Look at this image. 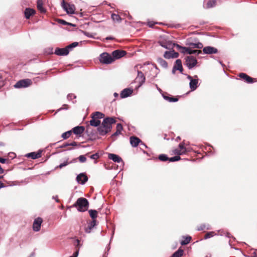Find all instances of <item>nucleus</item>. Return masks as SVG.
<instances>
[{"mask_svg": "<svg viewBox=\"0 0 257 257\" xmlns=\"http://www.w3.org/2000/svg\"><path fill=\"white\" fill-rule=\"evenodd\" d=\"M32 84V81L29 79L21 80L18 81L14 85L15 88H25L28 87Z\"/></svg>", "mask_w": 257, "mask_h": 257, "instance_id": "nucleus-5", "label": "nucleus"}, {"mask_svg": "<svg viewBox=\"0 0 257 257\" xmlns=\"http://www.w3.org/2000/svg\"><path fill=\"white\" fill-rule=\"evenodd\" d=\"M41 156V152H32L26 155V157L28 158H31L33 159H38Z\"/></svg>", "mask_w": 257, "mask_h": 257, "instance_id": "nucleus-23", "label": "nucleus"}, {"mask_svg": "<svg viewBox=\"0 0 257 257\" xmlns=\"http://www.w3.org/2000/svg\"><path fill=\"white\" fill-rule=\"evenodd\" d=\"M177 70H179L180 72L182 74L183 70V67L182 66L181 69L179 68V69H177Z\"/></svg>", "mask_w": 257, "mask_h": 257, "instance_id": "nucleus-58", "label": "nucleus"}, {"mask_svg": "<svg viewBox=\"0 0 257 257\" xmlns=\"http://www.w3.org/2000/svg\"><path fill=\"white\" fill-rule=\"evenodd\" d=\"M104 116V114L99 111H96L92 114V118H95L96 119H98L99 118H102Z\"/></svg>", "mask_w": 257, "mask_h": 257, "instance_id": "nucleus-30", "label": "nucleus"}, {"mask_svg": "<svg viewBox=\"0 0 257 257\" xmlns=\"http://www.w3.org/2000/svg\"><path fill=\"white\" fill-rule=\"evenodd\" d=\"M4 187H5V186H4V184L1 181H0V189L2 188H3Z\"/></svg>", "mask_w": 257, "mask_h": 257, "instance_id": "nucleus-59", "label": "nucleus"}, {"mask_svg": "<svg viewBox=\"0 0 257 257\" xmlns=\"http://www.w3.org/2000/svg\"><path fill=\"white\" fill-rule=\"evenodd\" d=\"M136 81L139 83V85L141 86L145 81V77L142 72L138 71V76L136 78Z\"/></svg>", "mask_w": 257, "mask_h": 257, "instance_id": "nucleus-16", "label": "nucleus"}, {"mask_svg": "<svg viewBox=\"0 0 257 257\" xmlns=\"http://www.w3.org/2000/svg\"><path fill=\"white\" fill-rule=\"evenodd\" d=\"M188 45L191 49L194 48L201 49L203 47V44L200 42H198L196 43H190L188 44Z\"/></svg>", "mask_w": 257, "mask_h": 257, "instance_id": "nucleus-27", "label": "nucleus"}, {"mask_svg": "<svg viewBox=\"0 0 257 257\" xmlns=\"http://www.w3.org/2000/svg\"><path fill=\"white\" fill-rule=\"evenodd\" d=\"M89 213L92 220H96L97 216V211L96 210L91 209L89 210Z\"/></svg>", "mask_w": 257, "mask_h": 257, "instance_id": "nucleus-35", "label": "nucleus"}, {"mask_svg": "<svg viewBox=\"0 0 257 257\" xmlns=\"http://www.w3.org/2000/svg\"><path fill=\"white\" fill-rule=\"evenodd\" d=\"M203 51L205 54H212L217 53L218 52V50L211 46H207L203 48Z\"/></svg>", "mask_w": 257, "mask_h": 257, "instance_id": "nucleus-15", "label": "nucleus"}, {"mask_svg": "<svg viewBox=\"0 0 257 257\" xmlns=\"http://www.w3.org/2000/svg\"><path fill=\"white\" fill-rule=\"evenodd\" d=\"M179 149L181 150L182 152H184V154H186L189 151L188 149L184 147V143L183 142L179 145Z\"/></svg>", "mask_w": 257, "mask_h": 257, "instance_id": "nucleus-42", "label": "nucleus"}, {"mask_svg": "<svg viewBox=\"0 0 257 257\" xmlns=\"http://www.w3.org/2000/svg\"><path fill=\"white\" fill-rule=\"evenodd\" d=\"M187 78L190 80V81H191V80L194 79H193L192 77L190 75L187 76Z\"/></svg>", "mask_w": 257, "mask_h": 257, "instance_id": "nucleus-56", "label": "nucleus"}, {"mask_svg": "<svg viewBox=\"0 0 257 257\" xmlns=\"http://www.w3.org/2000/svg\"><path fill=\"white\" fill-rule=\"evenodd\" d=\"M99 60L103 64H109L114 61V59L107 53H103L100 55Z\"/></svg>", "mask_w": 257, "mask_h": 257, "instance_id": "nucleus-3", "label": "nucleus"}, {"mask_svg": "<svg viewBox=\"0 0 257 257\" xmlns=\"http://www.w3.org/2000/svg\"><path fill=\"white\" fill-rule=\"evenodd\" d=\"M76 180L78 183L84 184L87 181L88 178L85 174L82 173L77 176Z\"/></svg>", "mask_w": 257, "mask_h": 257, "instance_id": "nucleus-14", "label": "nucleus"}, {"mask_svg": "<svg viewBox=\"0 0 257 257\" xmlns=\"http://www.w3.org/2000/svg\"><path fill=\"white\" fill-rule=\"evenodd\" d=\"M62 8L66 11L68 14H74L75 7L73 4L70 3H65L64 0H63L61 3Z\"/></svg>", "mask_w": 257, "mask_h": 257, "instance_id": "nucleus-4", "label": "nucleus"}, {"mask_svg": "<svg viewBox=\"0 0 257 257\" xmlns=\"http://www.w3.org/2000/svg\"><path fill=\"white\" fill-rule=\"evenodd\" d=\"M126 54V52L123 50H116L112 52V58L114 59H119L123 57Z\"/></svg>", "mask_w": 257, "mask_h": 257, "instance_id": "nucleus-12", "label": "nucleus"}, {"mask_svg": "<svg viewBox=\"0 0 257 257\" xmlns=\"http://www.w3.org/2000/svg\"><path fill=\"white\" fill-rule=\"evenodd\" d=\"M113 95H114V96L115 97H118V94L117 93H116V92H114V93H113Z\"/></svg>", "mask_w": 257, "mask_h": 257, "instance_id": "nucleus-61", "label": "nucleus"}, {"mask_svg": "<svg viewBox=\"0 0 257 257\" xmlns=\"http://www.w3.org/2000/svg\"><path fill=\"white\" fill-rule=\"evenodd\" d=\"M183 250L180 248L175 251L171 257H181L183 254Z\"/></svg>", "mask_w": 257, "mask_h": 257, "instance_id": "nucleus-34", "label": "nucleus"}, {"mask_svg": "<svg viewBox=\"0 0 257 257\" xmlns=\"http://www.w3.org/2000/svg\"><path fill=\"white\" fill-rule=\"evenodd\" d=\"M226 236H227L228 237H229V238L231 237V235H230V233H227Z\"/></svg>", "mask_w": 257, "mask_h": 257, "instance_id": "nucleus-64", "label": "nucleus"}, {"mask_svg": "<svg viewBox=\"0 0 257 257\" xmlns=\"http://www.w3.org/2000/svg\"><path fill=\"white\" fill-rule=\"evenodd\" d=\"M159 159L163 162H165L167 161H169V158L165 154H161L159 156Z\"/></svg>", "mask_w": 257, "mask_h": 257, "instance_id": "nucleus-40", "label": "nucleus"}, {"mask_svg": "<svg viewBox=\"0 0 257 257\" xmlns=\"http://www.w3.org/2000/svg\"><path fill=\"white\" fill-rule=\"evenodd\" d=\"M116 131L111 135V137L114 138V137L118 136L120 134L121 131L122 130V126L120 123H117L116 125Z\"/></svg>", "mask_w": 257, "mask_h": 257, "instance_id": "nucleus-26", "label": "nucleus"}, {"mask_svg": "<svg viewBox=\"0 0 257 257\" xmlns=\"http://www.w3.org/2000/svg\"><path fill=\"white\" fill-rule=\"evenodd\" d=\"M73 149L72 148H68L67 149L65 150V151H71Z\"/></svg>", "mask_w": 257, "mask_h": 257, "instance_id": "nucleus-62", "label": "nucleus"}, {"mask_svg": "<svg viewBox=\"0 0 257 257\" xmlns=\"http://www.w3.org/2000/svg\"><path fill=\"white\" fill-rule=\"evenodd\" d=\"M181 159V158L179 156H176L171 158H169V162H175L178 161Z\"/></svg>", "mask_w": 257, "mask_h": 257, "instance_id": "nucleus-45", "label": "nucleus"}, {"mask_svg": "<svg viewBox=\"0 0 257 257\" xmlns=\"http://www.w3.org/2000/svg\"><path fill=\"white\" fill-rule=\"evenodd\" d=\"M78 45V43L75 42L67 46L66 48L70 51V50H71L72 49L77 47Z\"/></svg>", "mask_w": 257, "mask_h": 257, "instance_id": "nucleus-43", "label": "nucleus"}, {"mask_svg": "<svg viewBox=\"0 0 257 257\" xmlns=\"http://www.w3.org/2000/svg\"><path fill=\"white\" fill-rule=\"evenodd\" d=\"M78 159L81 163H84L86 161V158L84 155H80L78 157Z\"/></svg>", "mask_w": 257, "mask_h": 257, "instance_id": "nucleus-49", "label": "nucleus"}, {"mask_svg": "<svg viewBox=\"0 0 257 257\" xmlns=\"http://www.w3.org/2000/svg\"><path fill=\"white\" fill-rule=\"evenodd\" d=\"M162 96L164 99L169 102H177L178 100L177 98L170 97L169 96L166 95L164 94H163Z\"/></svg>", "mask_w": 257, "mask_h": 257, "instance_id": "nucleus-31", "label": "nucleus"}, {"mask_svg": "<svg viewBox=\"0 0 257 257\" xmlns=\"http://www.w3.org/2000/svg\"><path fill=\"white\" fill-rule=\"evenodd\" d=\"M113 39V38H112V37H106V40H111V39Z\"/></svg>", "mask_w": 257, "mask_h": 257, "instance_id": "nucleus-63", "label": "nucleus"}, {"mask_svg": "<svg viewBox=\"0 0 257 257\" xmlns=\"http://www.w3.org/2000/svg\"><path fill=\"white\" fill-rule=\"evenodd\" d=\"M76 98V96L73 94H69L68 95H67V98L69 100H72L73 98Z\"/></svg>", "mask_w": 257, "mask_h": 257, "instance_id": "nucleus-51", "label": "nucleus"}, {"mask_svg": "<svg viewBox=\"0 0 257 257\" xmlns=\"http://www.w3.org/2000/svg\"><path fill=\"white\" fill-rule=\"evenodd\" d=\"M204 229H206L207 230H209L210 229L209 225H206L205 224H201L199 227H198L197 230L200 231L203 230Z\"/></svg>", "mask_w": 257, "mask_h": 257, "instance_id": "nucleus-41", "label": "nucleus"}, {"mask_svg": "<svg viewBox=\"0 0 257 257\" xmlns=\"http://www.w3.org/2000/svg\"><path fill=\"white\" fill-rule=\"evenodd\" d=\"M90 158L93 160H96L99 158V155L98 153L94 154L89 156Z\"/></svg>", "mask_w": 257, "mask_h": 257, "instance_id": "nucleus-50", "label": "nucleus"}, {"mask_svg": "<svg viewBox=\"0 0 257 257\" xmlns=\"http://www.w3.org/2000/svg\"><path fill=\"white\" fill-rule=\"evenodd\" d=\"M158 63L164 68H167L168 67L167 62L163 59L162 58H158L157 60Z\"/></svg>", "mask_w": 257, "mask_h": 257, "instance_id": "nucleus-36", "label": "nucleus"}, {"mask_svg": "<svg viewBox=\"0 0 257 257\" xmlns=\"http://www.w3.org/2000/svg\"><path fill=\"white\" fill-rule=\"evenodd\" d=\"M42 222V219L39 217L34 220L33 224V229L34 231L37 232L40 230Z\"/></svg>", "mask_w": 257, "mask_h": 257, "instance_id": "nucleus-7", "label": "nucleus"}, {"mask_svg": "<svg viewBox=\"0 0 257 257\" xmlns=\"http://www.w3.org/2000/svg\"><path fill=\"white\" fill-rule=\"evenodd\" d=\"M182 66L181 60L180 59L176 60L172 71V73L175 74L177 69H181Z\"/></svg>", "mask_w": 257, "mask_h": 257, "instance_id": "nucleus-22", "label": "nucleus"}, {"mask_svg": "<svg viewBox=\"0 0 257 257\" xmlns=\"http://www.w3.org/2000/svg\"><path fill=\"white\" fill-rule=\"evenodd\" d=\"M9 155H10V157H12V158H14L16 157V154L14 153H11L9 154Z\"/></svg>", "mask_w": 257, "mask_h": 257, "instance_id": "nucleus-54", "label": "nucleus"}, {"mask_svg": "<svg viewBox=\"0 0 257 257\" xmlns=\"http://www.w3.org/2000/svg\"><path fill=\"white\" fill-rule=\"evenodd\" d=\"M174 152L175 154L177 155V156L181 155L184 154V152H182L181 150L178 149H176L174 151Z\"/></svg>", "mask_w": 257, "mask_h": 257, "instance_id": "nucleus-48", "label": "nucleus"}, {"mask_svg": "<svg viewBox=\"0 0 257 257\" xmlns=\"http://www.w3.org/2000/svg\"><path fill=\"white\" fill-rule=\"evenodd\" d=\"M141 142V140L137 137L133 136L130 137V143L133 147H137L139 143Z\"/></svg>", "mask_w": 257, "mask_h": 257, "instance_id": "nucleus-19", "label": "nucleus"}, {"mask_svg": "<svg viewBox=\"0 0 257 257\" xmlns=\"http://www.w3.org/2000/svg\"><path fill=\"white\" fill-rule=\"evenodd\" d=\"M181 53L183 54H197L199 55L202 53L201 50H192L189 48L183 47Z\"/></svg>", "mask_w": 257, "mask_h": 257, "instance_id": "nucleus-8", "label": "nucleus"}, {"mask_svg": "<svg viewBox=\"0 0 257 257\" xmlns=\"http://www.w3.org/2000/svg\"><path fill=\"white\" fill-rule=\"evenodd\" d=\"M216 2L215 0H210L207 2L205 8L210 9L215 6Z\"/></svg>", "mask_w": 257, "mask_h": 257, "instance_id": "nucleus-32", "label": "nucleus"}, {"mask_svg": "<svg viewBox=\"0 0 257 257\" xmlns=\"http://www.w3.org/2000/svg\"><path fill=\"white\" fill-rule=\"evenodd\" d=\"M36 13V11L31 8H26L25 10V17L27 19H30V17L34 15Z\"/></svg>", "mask_w": 257, "mask_h": 257, "instance_id": "nucleus-20", "label": "nucleus"}, {"mask_svg": "<svg viewBox=\"0 0 257 257\" xmlns=\"http://www.w3.org/2000/svg\"><path fill=\"white\" fill-rule=\"evenodd\" d=\"M90 124L93 126H99L100 124V121L99 119L92 118L90 121Z\"/></svg>", "mask_w": 257, "mask_h": 257, "instance_id": "nucleus-33", "label": "nucleus"}, {"mask_svg": "<svg viewBox=\"0 0 257 257\" xmlns=\"http://www.w3.org/2000/svg\"><path fill=\"white\" fill-rule=\"evenodd\" d=\"M239 76L245 80V82H246L248 83H251L253 82V78L249 77L247 75H246L245 73H241L239 74Z\"/></svg>", "mask_w": 257, "mask_h": 257, "instance_id": "nucleus-21", "label": "nucleus"}, {"mask_svg": "<svg viewBox=\"0 0 257 257\" xmlns=\"http://www.w3.org/2000/svg\"><path fill=\"white\" fill-rule=\"evenodd\" d=\"M96 220H92L88 223V226L85 228V232L86 233H90L91 231V229L96 225Z\"/></svg>", "mask_w": 257, "mask_h": 257, "instance_id": "nucleus-25", "label": "nucleus"}, {"mask_svg": "<svg viewBox=\"0 0 257 257\" xmlns=\"http://www.w3.org/2000/svg\"><path fill=\"white\" fill-rule=\"evenodd\" d=\"M148 26L150 27H152L154 25V24H153L152 22H148Z\"/></svg>", "mask_w": 257, "mask_h": 257, "instance_id": "nucleus-55", "label": "nucleus"}, {"mask_svg": "<svg viewBox=\"0 0 257 257\" xmlns=\"http://www.w3.org/2000/svg\"><path fill=\"white\" fill-rule=\"evenodd\" d=\"M159 43L160 46H161L162 47L164 48L167 49H172V43L171 41H160L159 42Z\"/></svg>", "mask_w": 257, "mask_h": 257, "instance_id": "nucleus-24", "label": "nucleus"}, {"mask_svg": "<svg viewBox=\"0 0 257 257\" xmlns=\"http://www.w3.org/2000/svg\"><path fill=\"white\" fill-rule=\"evenodd\" d=\"M111 19L114 22H120L121 20L120 17L115 14H112L111 15Z\"/></svg>", "mask_w": 257, "mask_h": 257, "instance_id": "nucleus-38", "label": "nucleus"}, {"mask_svg": "<svg viewBox=\"0 0 257 257\" xmlns=\"http://www.w3.org/2000/svg\"><path fill=\"white\" fill-rule=\"evenodd\" d=\"M197 60L193 56H187L186 58L185 64L187 67L189 69H192L197 64Z\"/></svg>", "mask_w": 257, "mask_h": 257, "instance_id": "nucleus-6", "label": "nucleus"}, {"mask_svg": "<svg viewBox=\"0 0 257 257\" xmlns=\"http://www.w3.org/2000/svg\"><path fill=\"white\" fill-rule=\"evenodd\" d=\"M4 172V169L2 168L1 166L0 165V174L3 173Z\"/></svg>", "mask_w": 257, "mask_h": 257, "instance_id": "nucleus-57", "label": "nucleus"}, {"mask_svg": "<svg viewBox=\"0 0 257 257\" xmlns=\"http://www.w3.org/2000/svg\"><path fill=\"white\" fill-rule=\"evenodd\" d=\"M115 119L113 117L105 118L101 125L98 127L97 130L100 135L104 136L110 132L112 128V124L115 123Z\"/></svg>", "mask_w": 257, "mask_h": 257, "instance_id": "nucleus-1", "label": "nucleus"}, {"mask_svg": "<svg viewBox=\"0 0 257 257\" xmlns=\"http://www.w3.org/2000/svg\"><path fill=\"white\" fill-rule=\"evenodd\" d=\"M72 131H67L64 133H63L61 135V137L64 139V140H66L68 138H69L71 135H72Z\"/></svg>", "mask_w": 257, "mask_h": 257, "instance_id": "nucleus-37", "label": "nucleus"}, {"mask_svg": "<svg viewBox=\"0 0 257 257\" xmlns=\"http://www.w3.org/2000/svg\"><path fill=\"white\" fill-rule=\"evenodd\" d=\"M75 160H74L73 161H70V162H68V159L65 161L64 163H61L59 165V167L60 168H62L63 167H65V166H66L67 165H68V164H70V163H72L74 162H75Z\"/></svg>", "mask_w": 257, "mask_h": 257, "instance_id": "nucleus-44", "label": "nucleus"}, {"mask_svg": "<svg viewBox=\"0 0 257 257\" xmlns=\"http://www.w3.org/2000/svg\"><path fill=\"white\" fill-rule=\"evenodd\" d=\"M53 198L54 199H55V200L56 201V202H59V200H58V199L57 196H56V197L53 196Z\"/></svg>", "mask_w": 257, "mask_h": 257, "instance_id": "nucleus-60", "label": "nucleus"}, {"mask_svg": "<svg viewBox=\"0 0 257 257\" xmlns=\"http://www.w3.org/2000/svg\"><path fill=\"white\" fill-rule=\"evenodd\" d=\"M164 57L166 59L176 58L179 57V53L175 52L174 50L166 51L164 54Z\"/></svg>", "mask_w": 257, "mask_h": 257, "instance_id": "nucleus-9", "label": "nucleus"}, {"mask_svg": "<svg viewBox=\"0 0 257 257\" xmlns=\"http://www.w3.org/2000/svg\"><path fill=\"white\" fill-rule=\"evenodd\" d=\"M85 128L83 126H77L72 128V133L76 135H81L84 131Z\"/></svg>", "mask_w": 257, "mask_h": 257, "instance_id": "nucleus-18", "label": "nucleus"}, {"mask_svg": "<svg viewBox=\"0 0 257 257\" xmlns=\"http://www.w3.org/2000/svg\"><path fill=\"white\" fill-rule=\"evenodd\" d=\"M4 85V82L3 80V78L2 77L1 75L0 74V88L2 87Z\"/></svg>", "mask_w": 257, "mask_h": 257, "instance_id": "nucleus-52", "label": "nucleus"}, {"mask_svg": "<svg viewBox=\"0 0 257 257\" xmlns=\"http://www.w3.org/2000/svg\"><path fill=\"white\" fill-rule=\"evenodd\" d=\"M69 53V50L66 48H57L55 50V54L58 56H66Z\"/></svg>", "mask_w": 257, "mask_h": 257, "instance_id": "nucleus-10", "label": "nucleus"}, {"mask_svg": "<svg viewBox=\"0 0 257 257\" xmlns=\"http://www.w3.org/2000/svg\"><path fill=\"white\" fill-rule=\"evenodd\" d=\"M89 206V202L88 200L83 197L79 198L76 202L72 206L77 208V210L80 212H84L86 211Z\"/></svg>", "mask_w": 257, "mask_h": 257, "instance_id": "nucleus-2", "label": "nucleus"}, {"mask_svg": "<svg viewBox=\"0 0 257 257\" xmlns=\"http://www.w3.org/2000/svg\"><path fill=\"white\" fill-rule=\"evenodd\" d=\"M133 92V89L131 88H126L122 90L120 94L121 98H124L130 96Z\"/></svg>", "mask_w": 257, "mask_h": 257, "instance_id": "nucleus-11", "label": "nucleus"}, {"mask_svg": "<svg viewBox=\"0 0 257 257\" xmlns=\"http://www.w3.org/2000/svg\"><path fill=\"white\" fill-rule=\"evenodd\" d=\"M77 146V142L73 141L71 143H64L62 145L59 146V148H64L70 147V146L76 147Z\"/></svg>", "mask_w": 257, "mask_h": 257, "instance_id": "nucleus-29", "label": "nucleus"}, {"mask_svg": "<svg viewBox=\"0 0 257 257\" xmlns=\"http://www.w3.org/2000/svg\"><path fill=\"white\" fill-rule=\"evenodd\" d=\"M174 47H176L177 50H179L180 51V52L181 53V51H182V49L183 48V47L179 45V44H175V43H172V49L174 48Z\"/></svg>", "mask_w": 257, "mask_h": 257, "instance_id": "nucleus-47", "label": "nucleus"}, {"mask_svg": "<svg viewBox=\"0 0 257 257\" xmlns=\"http://www.w3.org/2000/svg\"><path fill=\"white\" fill-rule=\"evenodd\" d=\"M108 157L109 159L112 160L114 162L123 163L121 158L116 154L109 153L108 154Z\"/></svg>", "mask_w": 257, "mask_h": 257, "instance_id": "nucleus-17", "label": "nucleus"}, {"mask_svg": "<svg viewBox=\"0 0 257 257\" xmlns=\"http://www.w3.org/2000/svg\"><path fill=\"white\" fill-rule=\"evenodd\" d=\"M214 234H215V233L213 231L208 232L205 235L204 238L205 239L209 238L212 237Z\"/></svg>", "mask_w": 257, "mask_h": 257, "instance_id": "nucleus-46", "label": "nucleus"}, {"mask_svg": "<svg viewBox=\"0 0 257 257\" xmlns=\"http://www.w3.org/2000/svg\"><path fill=\"white\" fill-rule=\"evenodd\" d=\"M191 239V237L188 236L185 239L181 241V245H186L188 244Z\"/></svg>", "mask_w": 257, "mask_h": 257, "instance_id": "nucleus-39", "label": "nucleus"}, {"mask_svg": "<svg viewBox=\"0 0 257 257\" xmlns=\"http://www.w3.org/2000/svg\"><path fill=\"white\" fill-rule=\"evenodd\" d=\"M194 79L191 80L189 83V87L192 91H194L198 87V79L197 75L194 76Z\"/></svg>", "mask_w": 257, "mask_h": 257, "instance_id": "nucleus-13", "label": "nucleus"}, {"mask_svg": "<svg viewBox=\"0 0 257 257\" xmlns=\"http://www.w3.org/2000/svg\"><path fill=\"white\" fill-rule=\"evenodd\" d=\"M37 9L42 13H45L46 10L43 6V2L42 0H38L37 2Z\"/></svg>", "mask_w": 257, "mask_h": 257, "instance_id": "nucleus-28", "label": "nucleus"}, {"mask_svg": "<svg viewBox=\"0 0 257 257\" xmlns=\"http://www.w3.org/2000/svg\"><path fill=\"white\" fill-rule=\"evenodd\" d=\"M6 162V159L0 157V163L4 164Z\"/></svg>", "mask_w": 257, "mask_h": 257, "instance_id": "nucleus-53", "label": "nucleus"}]
</instances>
